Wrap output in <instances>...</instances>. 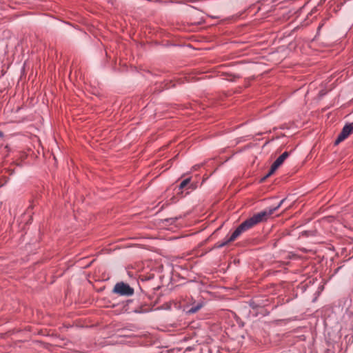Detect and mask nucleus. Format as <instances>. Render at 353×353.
I'll return each instance as SVG.
<instances>
[{
	"label": "nucleus",
	"mask_w": 353,
	"mask_h": 353,
	"mask_svg": "<svg viewBox=\"0 0 353 353\" xmlns=\"http://www.w3.org/2000/svg\"><path fill=\"white\" fill-rule=\"evenodd\" d=\"M191 178H188L183 180L181 182L180 185H179V190H183L189 183L190 182Z\"/></svg>",
	"instance_id": "6e6552de"
},
{
	"label": "nucleus",
	"mask_w": 353,
	"mask_h": 353,
	"mask_svg": "<svg viewBox=\"0 0 353 353\" xmlns=\"http://www.w3.org/2000/svg\"><path fill=\"white\" fill-rule=\"evenodd\" d=\"M113 292L121 296H128L134 294V289L125 283L119 282L114 285Z\"/></svg>",
	"instance_id": "f03ea898"
},
{
	"label": "nucleus",
	"mask_w": 353,
	"mask_h": 353,
	"mask_svg": "<svg viewBox=\"0 0 353 353\" xmlns=\"http://www.w3.org/2000/svg\"><path fill=\"white\" fill-rule=\"evenodd\" d=\"M17 112H0V122L2 123L20 122L17 120L14 114Z\"/></svg>",
	"instance_id": "39448f33"
},
{
	"label": "nucleus",
	"mask_w": 353,
	"mask_h": 353,
	"mask_svg": "<svg viewBox=\"0 0 353 353\" xmlns=\"http://www.w3.org/2000/svg\"><path fill=\"white\" fill-rule=\"evenodd\" d=\"M313 87V85H310V90L306 94V97L307 98H309L311 96L313 97L315 100L319 101L327 92V90L324 89L323 87H321L318 90L314 89V90H312Z\"/></svg>",
	"instance_id": "423d86ee"
},
{
	"label": "nucleus",
	"mask_w": 353,
	"mask_h": 353,
	"mask_svg": "<svg viewBox=\"0 0 353 353\" xmlns=\"http://www.w3.org/2000/svg\"><path fill=\"white\" fill-rule=\"evenodd\" d=\"M353 132V123L346 124L342 129L335 141V145L347 139Z\"/></svg>",
	"instance_id": "20e7f679"
},
{
	"label": "nucleus",
	"mask_w": 353,
	"mask_h": 353,
	"mask_svg": "<svg viewBox=\"0 0 353 353\" xmlns=\"http://www.w3.org/2000/svg\"><path fill=\"white\" fill-rule=\"evenodd\" d=\"M3 136V133L0 131V137Z\"/></svg>",
	"instance_id": "1a4fd4ad"
},
{
	"label": "nucleus",
	"mask_w": 353,
	"mask_h": 353,
	"mask_svg": "<svg viewBox=\"0 0 353 353\" xmlns=\"http://www.w3.org/2000/svg\"><path fill=\"white\" fill-rule=\"evenodd\" d=\"M203 307L201 303H197L196 305L192 306L189 310L188 313L193 314L199 311Z\"/></svg>",
	"instance_id": "0eeeda50"
},
{
	"label": "nucleus",
	"mask_w": 353,
	"mask_h": 353,
	"mask_svg": "<svg viewBox=\"0 0 353 353\" xmlns=\"http://www.w3.org/2000/svg\"><path fill=\"white\" fill-rule=\"evenodd\" d=\"M283 201L284 200L281 201L279 205L276 207L270 208L254 214L252 216L241 223L226 241L216 243L215 247L220 248L226 245L228 243L234 241L243 232L247 231L261 222L265 221L277 209L280 208Z\"/></svg>",
	"instance_id": "f257e3e1"
},
{
	"label": "nucleus",
	"mask_w": 353,
	"mask_h": 353,
	"mask_svg": "<svg viewBox=\"0 0 353 353\" xmlns=\"http://www.w3.org/2000/svg\"><path fill=\"white\" fill-rule=\"evenodd\" d=\"M289 152H284L281 155H280L272 164L268 173L261 179V181H263L270 176H271L278 169V168L283 164L284 161L289 157Z\"/></svg>",
	"instance_id": "7ed1b4c3"
}]
</instances>
